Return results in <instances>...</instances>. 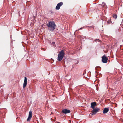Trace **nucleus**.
<instances>
[{"label": "nucleus", "mask_w": 123, "mask_h": 123, "mask_svg": "<svg viewBox=\"0 0 123 123\" xmlns=\"http://www.w3.org/2000/svg\"><path fill=\"white\" fill-rule=\"evenodd\" d=\"M27 82V79L26 77H25V79L23 84V88H25L26 86Z\"/></svg>", "instance_id": "6e6552de"}, {"label": "nucleus", "mask_w": 123, "mask_h": 123, "mask_svg": "<svg viewBox=\"0 0 123 123\" xmlns=\"http://www.w3.org/2000/svg\"><path fill=\"white\" fill-rule=\"evenodd\" d=\"M113 17L115 19H116L117 18V15L116 14H114L113 15Z\"/></svg>", "instance_id": "9b49d317"}, {"label": "nucleus", "mask_w": 123, "mask_h": 123, "mask_svg": "<svg viewBox=\"0 0 123 123\" xmlns=\"http://www.w3.org/2000/svg\"><path fill=\"white\" fill-rule=\"evenodd\" d=\"M100 110V109L97 107L93 109V110L90 113L89 115L91 116L95 115Z\"/></svg>", "instance_id": "7ed1b4c3"}, {"label": "nucleus", "mask_w": 123, "mask_h": 123, "mask_svg": "<svg viewBox=\"0 0 123 123\" xmlns=\"http://www.w3.org/2000/svg\"><path fill=\"white\" fill-rule=\"evenodd\" d=\"M107 57H106L105 55L103 56L102 57V62L104 63H106L107 62L108 60Z\"/></svg>", "instance_id": "20e7f679"}, {"label": "nucleus", "mask_w": 123, "mask_h": 123, "mask_svg": "<svg viewBox=\"0 0 123 123\" xmlns=\"http://www.w3.org/2000/svg\"><path fill=\"white\" fill-rule=\"evenodd\" d=\"M111 18H110V20L107 21V22L109 24H110V23L111 22Z\"/></svg>", "instance_id": "f8f14e48"}, {"label": "nucleus", "mask_w": 123, "mask_h": 123, "mask_svg": "<svg viewBox=\"0 0 123 123\" xmlns=\"http://www.w3.org/2000/svg\"><path fill=\"white\" fill-rule=\"evenodd\" d=\"M32 116V111H29V116L28 117L27 119V121H29L31 119Z\"/></svg>", "instance_id": "423d86ee"}, {"label": "nucleus", "mask_w": 123, "mask_h": 123, "mask_svg": "<svg viewBox=\"0 0 123 123\" xmlns=\"http://www.w3.org/2000/svg\"><path fill=\"white\" fill-rule=\"evenodd\" d=\"M109 111V108H105L104 109L103 111V113L104 114H105L108 112Z\"/></svg>", "instance_id": "9d476101"}, {"label": "nucleus", "mask_w": 123, "mask_h": 123, "mask_svg": "<svg viewBox=\"0 0 123 123\" xmlns=\"http://www.w3.org/2000/svg\"><path fill=\"white\" fill-rule=\"evenodd\" d=\"M63 4L62 2H60L57 4V6L55 7V9L56 10H59L60 7L61 6H62Z\"/></svg>", "instance_id": "39448f33"}, {"label": "nucleus", "mask_w": 123, "mask_h": 123, "mask_svg": "<svg viewBox=\"0 0 123 123\" xmlns=\"http://www.w3.org/2000/svg\"><path fill=\"white\" fill-rule=\"evenodd\" d=\"M83 28L82 27L81 28H80V29H79L78 30V31H79L80 29L81 30V29H83Z\"/></svg>", "instance_id": "ddd939ff"}, {"label": "nucleus", "mask_w": 123, "mask_h": 123, "mask_svg": "<svg viewBox=\"0 0 123 123\" xmlns=\"http://www.w3.org/2000/svg\"><path fill=\"white\" fill-rule=\"evenodd\" d=\"M47 25L48 27V29L51 31H53L56 26L54 21H48V23L47 24Z\"/></svg>", "instance_id": "f257e3e1"}, {"label": "nucleus", "mask_w": 123, "mask_h": 123, "mask_svg": "<svg viewBox=\"0 0 123 123\" xmlns=\"http://www.w3.org/2000/svg\"><path fill=\"white\" fill-rule=\"evenodd\" d=\"M62 112L64 114H67L70 113V111L69 110L64 109L62 110Z\"/></svg>", "instance_id": "0eeeda50"}, {"label": "nucleus", "mask_w": 123, "mask_h": 123, "mask_svg": "<svg viewBox=\"0 0 123 123\" xmlns=\"http://www.w3.org/2000/svg\"><path fill=\"white\" fill-rule=\"evenodd\" d=\"M102 4H103V6H104L105 4V3H103Z\"/></svg>", "instance_id": "4468645a"}, {"label": "nucleus", "mask_w": 123, "mask_h": 123, "mask_svg": "<svg viewBox=\"0 0 123 123\" xmlns=\"http://www.w3.org/2000/svg\"><path fill=\"white\" fill-rule=\"evenodd\" d=\"M96 103L95 102H94L92 103L91 104V107L92 108L94 109L95 108L94 107L96 105Z\"/></svg>", "instance_id": "1a4fd4ad"}, {"label": "nucleus", "mask_w": 123, "mask_h": 123, "mask_svg": "<svg viewBox=\"0 0 123 123\" xmlns=\"http://www.w3.org/2000/svg\"><path fill=\"white\" fill-rule=\"evenodd\" d=\"M52 43L53 44H54L55 43V42H53Z\"/></svg>", "instance_id": "2eb2a0df"}, {"label": "nucleus", "mask_w": 123, "mask_h": 123, "mask_svg": "<svg viewBox=\"0 0 123 123\" xmlns=\"http://www.w3.org/2000/svg\"><path fill=\"white\" fill-rule=\"evenodd\" d=\"M65 53L63 50H62L59 53L57 58V60L59 61H61L63 58Z\"/></svg>", "instance_id": "f03ea898"}]
</instances>
